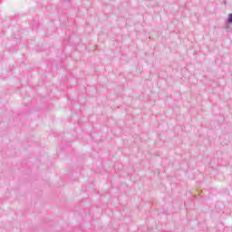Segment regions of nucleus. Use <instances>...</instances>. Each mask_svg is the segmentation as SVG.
I'll list each match as a JSON object with an SVG mask.
<instances>
[{
	"label": "nucleus",
	"instance_id": "obj_1",
	"mask_svg": "<svg viewBox=\"0 0 232 232\" xmlns=\"http://www.w3.org/2000/svg\"><path fill=\"white\" fill-rule=\"evenodd\" d=\"M228 23H232V14H228Z\"/></svg>",
	"mask_w": 232,
	"mask_h": 232
}]
</instances>
